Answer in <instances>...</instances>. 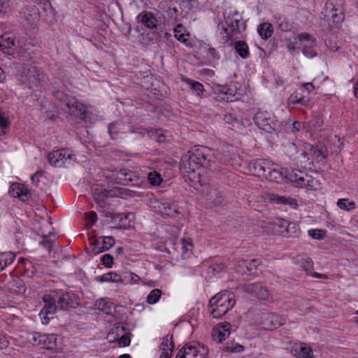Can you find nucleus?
I'll list each match as a JSON object with an SVG mask.
<instances>
[{
    "mask_svg": "<svg viewBox=\"0 0 358 358\" xmlns=\"http://www.w3.org/2000/svg\"><path fill=\"white\" fill-rule=\"evenodd\" d=\"M210 150L206 147H195L181 159L180 171L185 178L192 182H200L201 168H211Z\"/></svg>",
    "mask_w": 358,
    "mask_h": 358,
    "instance_id": "1",
    "label": "nucleus"
},
{
    "mask_svg": "<svg viewBox=\"0 0 358 358\" xmlns=\"http://www.w3.org/2000/svg\"><path fill=\"white\" fill-rule=\"evenodd\" d=\"M234 294L229 291H222L215 295L209 301V311L215 318H220L235 305Z\"/></svg>",
    "mask_w": 358,
    "mask_h": 358,
    "instance_id": "2",
    "label": "nucleus"
},
{
    "mask_svg": "<svg viewBox=\"0 0 358 358\" xmlns=\"http://www.w3.org/2000/svg\"><path fill=\"white\" fill-rule=\"evenodd\" d=\"M324 17L329 26H336L344 19V0H328Z\"/></svg>",
    "mask_w": 358,
    "mask_h": 358,
    "instance_id": "3",
    "label": "nucleus"
},
{
    "mask_svg": "<svg viewBox=\"0 0 358 358\" xmlns=\"http://www.w3.org/2000/svg\"><path fill=\"white\" fill-rule=\"evenodd\" d=\"M208 348L199 342L185 344L178 352L176 358H207Z\"/></svg>",
    "mask_w": 358,
    "mask_h": 358,
    "instance_id": "4",
    "label": "nucleus"
},
{
    "mask_svg": "<svg viewBox=\"0 0 358 358\" xmlns=\"http://www.w3.org/2000/svg\"><path fill=\"white\" fill-rule=\"evenodd\" d=\"M304 148L309 152H308L303 150H301V152L294 157V159L296 162V163L299 164L302 166H306L307 165L313 164V157L315 155L316 157H318L321 155L320 152L316 150L314 147L310 144L304 145ZM289 152L290 153L295 152L296 154H298L295 143H291L290 146L289 147Z\"/></svg>",
    "mask_w": 358,
    "mask_h": 358,
    "instance_id": "5",
    "label": "nucleus"
},
{
    "mask_svg": "<svg viewBox=\"0 0 358 358\" xmlns=\"http://www.w3.org/2000/svg\"><path fill=\"white\" fill-rule=\"evenodd\" d=\"M57 306L61 310H67L70 308H76L79 304V299L73 292L63 290H52Z\"/></svg>",
    "mask_w": 358,
    "mask_h": 358,
    "instance_id": "6",
    "label": "nucleus"
},
{
    "mask_svg": "<svg viewBox=\"0 0 358 358\" xmlns=\"http://www.w3.org/2000/svg\"><path fill=\"white\" fill-rule=\"evenodd\" d=\"M242 20V17L241 14L237 10H234L233 13L228 15V17L225 19L226 24L229 27H230L231 31H229V29L224 27L223 31L225 34L224 36H222V41L224 43H227L231 38L234 32H240L241 31V22Z\"/></svg>",
    "mask_w": 358,
    "mask_h": 358,
    "instance_id": "7",
    "label": "nucleus"
},
{
    "mask_svg": "<svg viewBox=\"0 0 358 358\" xmlns=\"http://www.w3.org/2000/svg\"><path fill=\"white\" fill-rule=\"evenodd\" d=\"M258 321L261 328L265 330H272L285 324V319L273 313H263Z\"/></svg>",
    "mask_w": 358,
    "mask_h": 358,
    "instance_id": "8",
    "label": "nucleus"
},
{
    "mask_svg": "<svg viewBox=\"0 0 358 358\" xmlns=\"http://www.w3.org/2000/svg\"><path fill=\"white\" fill-rule=\"evenodd\" d=\"M254 120L260 129L267 133L271 134L275 129L276 124L274 122L271 114L266 111L256 113Z\"/></svg>",
    "mask_w": 358,
    "mask_h": 358,
    "instance_id": "9",
    "label": "nucleus"
},
{
    "mask_svg": "<svg viewBox=\"0 0 358 358\" xmlns=\"http://www.w3.org/2000/svg\"><path fill=\"white\" fill-rule=\"evenodd\" d=\"M116 195L114 190L107 189L103 186L96 185L93 189V197L98 206L103 209L107 206V200Z\"/></svg>",
    "mask_w": 358,
    "mask_h": 358,
    "instance_id": "10",
    "label": "nucleus"
},
{
    "mask_svg": "<svg viewBox=\"0 0 358 358\" xmlns=\"http://www.w3.org/2000/svg\"><path fill=\"white\" fill-rule=\"evenodd\" d=\"M72 157L71 151L68 149H62L52 152L48 155L49 163L56 167H61Z\"/></svg>",
    "mask_w": 358,
    "mask_h": 358,
    "instance_id": "11",
    "label": "nucleus"
},
{
    "mask_svg": "<svg viewBox=\"0 0 358 358\" xmlns=\"http://www.w3.org/2000/svg\"><path fill=\"white\" fill-rule=\"evenodd\" d=\"M299 40L301 43L302 51L303 55L309 58H313L316 55L315 47L316 40L307 33H301L298 36Z\"/></svg>",
    "mask_w": 358,
    "mask_h": 358,
    "instance_id": "12",
    "label": "nucleus"
},
{
    "mask_svg": "<svg viewBox=\"0 0 358 358\" xmlns=\"http://www.w3.org/2000/svg\"><path fill=\"white\" fill-rule=\"evenodd\" d=\"M243 292L252 294L261 300L268 301L269 299V292L266 287L260 283H249L242 286Z\"/></svg>",
    "mask_w": 358,
    "mask_h": 358,
    "instance_id": "13",
    "label": "nucleus"
},
{
    "mask_svg": "<svg viewBox=\"0 0 358 358\" xmlns=\"http://www.w3.org/2000/svg\"><path fill=\"white\" fill-rule=\"evenodd\" d=\"M29 338V341L34 345H41L43 348H52L55 343L54 335H47L39 332H34Z\"/></svg>",
    "mask_w": 358,
    "mask_h": 358,
    "instance_id": "14",
    "label": "nucleus"
},
{
    "mask_svg": "<svg viewBox=\"0 0 358 358\" xmlns=\"http://www.w3.org/2000/svg\"><path fill=\"white\" fill-rule=\"evenodd\" d=\"M271 168V162L266 159H256L251 161L248 169L251 174L258 177H264L267 169Z\"/></svg>",
    "mask_w": 358,
    "mask_h": 358,
    "instance_id": "15",
    "label": "nucleus"
},
{
    "mask_svg": "<svg viewBox=\"0 0 358 358\" xmlns=\"http://www.w3.org/2000/svg\"><path fill=\"white\" fill-rule=\"evenodd\" d=\"M23 76L24 77V83H27L31 88L41 80L42 74L36 66H29L24 69Z\"/></svg>",
    "mask_w": 358,
    "mask_h": 358,
    "instance_id": "16",
    "label": "nucleus"
},
{
    "mask_svg": "<svg viewBox=\"0 0 358 358\" xmlns=\"http://www.w3.org/2000/svg\"><path fill=\"white\" fill-rule=\"evenodd\" d=\"M231 324L224 322L218 324L212 331V338L214 341L221 343L224 341L230 334Z\"/></svg>",
    "mask_w": 358,
    "mask_h": 358,
    "instance_id": "17",
    "label": "nucleus"
},
{
    "mask_svg": "<svg viewBox=\"0 0 358 358\" xmlns=\"http://www.w3.org/2000/svg\"><path fill=\"white\" fill-rule=\"evenodd\" d=\"M272 225L273 233L276 235L285 236L288 234V227L289 222L284 219L279 217H273L268 222Z\"/></svg>",
    "mask_w": 358,
    "mask_h": 358,
    "instance_id": "18",
    "label": "nucleus"
},
{
    "mask_svg": "<svg viewBox=\"0 0 358 358\" xmlns=\"http://www.w3.org/2000/svg\"><path fill=\"white\" fill-rule=\"evenodd\" d=\"M267 199L270 202L275 204L289 206L293 209H296L298 207L296 199L291 196H281L278 194L271 193L268 194Z\"/></svg>",
    "mask_w": 358,
    "mask_h": 358,
    "instance_id": "19",
    "label": "nucleus"
},
{
    "mask_svg": "<svg viewBox=\"0 0 358 358\" xmlns=\"http://www.w3.org/2000/svg\"><path fill=\"white\" fill-rule=\"evenodd\" d=\"M65 106L69 109L70 113L76 117H83L85 115V106L75 97L72 96L71 99H69L68 103Z\"/></svg>",
    "mask_w": 358,
    "mask_h": 358,
    "instance_id": "20",
    "label": "nucleus"
},
{
    "mask_svg": "<svg viewBox=\"0 0 358 358\" xmlns=\"http://www.w3.org/2000/svg\"><path fill=\"white\" fill-rule=\"evenodd\" d=\"M43 301L45 303L43 308L41 309L43 310V314H55L59 306H57L53 292L51 291L50 294H45L43 297Z\"/></svg>",
    "mask_w": 358,
    "mask_h": 358,
    "instance_id": "21",
    "label": "nucleus"
},
{
    "mask_svg": "<svg viewBox=\"0 0 358 358\" xmlns=\"http://www.w3.org/2000/svg\"><path fill=\"white\" fill-rule=\"evenodd\" d=\"M285 169H278L275 167L274 164L271 163V168L267 169V172L264 178L270 181L280 182L285 178Z\"/></svg>",
    "mask_w": 358,
    "mask_h": 358,
    "instance_id": "22",
    "label": "nucleus"
},
{
    "mask_svg": "<svg viewBox=\"0 0 358 358\" xmlns=\"http://www.w3.org/2000/svg\"><path fill=\"white\" fill-rule=\"evenodd\" d=\"M131 214H116L112 217L111 223L113 227L117 229H127L131 227L129 217Z\"/></svg>",
    "mask_w": 358,
    "mask_h": 358,
    "instance_id": "23",
    "label": "nucleus"
},
{
    "mask_svg": "<svg viewBox=\"0 0 358 358\" xmlns=\"http://www.w3.org/2000/svg\"><path fill=\"white\" fill-rule=\"evenodd\" d=\"M292 350L297 358H313L312 349L306 343L296 344Z\"/></svg>",
    "mask_w": 358,
    "mask_h": 358,
    "instance_id": "24",
    "label": "nucleus"
},
{
    "mask_svg": "<svg viewBox=\"0 0 358 358\" xmlns=\"http://www.w3.org/2000/svg\"><path fill=\"white\" fill-rule=\"evenodd\" d=\"M15 45V37L10 34H3L0 36V50L10 54V50Z\"/></svg>",
    "mask_w": 358,
    "mask_h": 358,
    "instance_id": "25",
    "label": "nucleus"
},
{
    "mask_svg": "<svg viewBox=\"0 0 358 358\" xmlns=\"http://www.w3.org/2000/svg\"><path fill=\"white\" fill-rule=\"evenodd\" d=\"M136 18L138 22H141L148 28L152 29L157 27V20L151 13H140Z\"/></svg>",
    "mask_w": 358,
    "mask_h": 358,
    "instance_id": "26",
    "label": "nucleus"
},
{
    "mask_svg": "<svg viewBox=\"0 0 358 358\" xmlns=\"http://www.w3.org/2000/svg\"><path fill=\"white\" fill-rule=\"evenodd\" d=\"M9 194L12 196L21 198L22 199L23 197H27L29 194V192L24 185L15 183L10 186Z\"/></svg>",
    "mask_w": 358,
    "mask_h": 358,
    "instance_id": "27",
    "label": "nucleus"
},
{
    "mask_svg": "<svg viewBox=\"0 0 358 358\" xmlns=\"http://www.w3.org/2000/svg\"><path fill=\"white\" fill-rule=\"evenodd\" d=\"M96 282H122L123 279L115 272H108L102 275L96 276L95 278Z\"/></svg>",
    "mask_w": 358,
    "mask_h": 358,
    "instance_id": "28",
    "label": "nucleus"
},
{
    "mask_svg": "<svg viewBox=\"0 0 358 358\" xmlns=\"http://www.w3.org/2000/svg\"><path fill=\"white\" fill-rule=\"evenodd\" d=\"M234 50L236 53L243 59L250 56V50L245 41H237L234 43Z\"/></svg>",
    "mask_w": 358,
    "mask_h": 358,
    "instance_id": "29",
    "label": "nucleus"
},
{
    "mask_svg": "<svg viewBox=\"0 0 358 358\" xmlns=\"http://www.w3.org/2000/svg\"><path fill=\"white\" fill-rule=\"evenodd\" d=\"M301 183L299 187H306L307 189H317L320 187V182L317 180L306 173L304 174L303 178H301Z\"/></svg>",
    "mask_w": 358,
    "mask_h": 358,
    "instance_id": "30",
    "label": "nucleus"
},
{
    "mask_svg": "<svg viewBox=\"0 0 358 358\" xmlns=\"http://www.w3.org/2000/svg\"><path fill=\"white\" fill-rule=\"evenodd\" d=\"M220 99L227 102H233L238 99L236 90L232 87H224L219 96Z\"/></svg>",
    "mask_w": 358,
    "mask_h": 358,
    "instance_id": "31",
    "label": "nucleus"
},
{
    "mask_svg": "<svg viewBox=\"0 0 358 358\" xmlns=\"http://www.w3.org/2000/svg\"><path fill=\"white\" fill-rule=\"evenodd\" d=\"M113 176L116 183L126 185L125 177L134 176V173L128 169H120L114 171Z\"/></svg>",
    "mask_w": 358,
    "mask_h": 358,
    "instance_id": "32",
    "label": "nucleus"
},
{
    "mask_svg": "<svg viewBox=\"0 0 358 358\" xmlns=\"http://www.w3.org/2000/svg\"><path fill=\"white\" fill-rule=\"evenodd\" d=\"M285 178H287L290 181L295 182L297 186H300L301 183V178H303L304 173L299 169L287 170L285 169Z\"/></svg>",
    "mask_w": 358,
    "mask_h": 358,
    "instance_id": "33",
    "label": "nucleus"
},
{
    "mask_svg": "<svg viewBox=\"0 0 358 358\" xmlns=\"http://www.w3.org/2000/svg\"><path fill=\"white\" fill-rule=\"evenodd\" d=\"M257 31L262 39L266 40L273 34V26L268 22L262 23L258 26Z\"/></svg>",
    "mask_w": 358,
    "mask_h": 358,
    "instance_id": "34",
    "label": "nucleus"
},
{
    "mask_svg": "<svg viewBox=\"0 0 358 358\" xmlns=\"http://www.w3.org/2000/svg\"><path fill=\"white\" fill-rule=\"evenodd\" d=\"M173 32L176 38L180 42L185 43L189 38V34L182 24H177Z\"/></svg>",
    "mask_w": 358,
    "mask_h": 358,
    "instance_id": "35",
    "label": "nucleus"
},
{
    "mask_svg": "<svg viewBox=\"0 0 358 358\" xmlns=\"http://www.w3.org/2000/svg\"><path fill=\"white\" fill-rule=\"evenodd\" d=\"M183 81L189 86L190 90L195 92L197 96H200L203 94L204 87L201 83L188 78H184Z\"/></svg>",
    "mask_w": 358,
    "mask_h": 358,
    "instance_id": "36",
    "label": "nucleus"
},
{
    "mask_svg": "<svg viewBox=\"0 0 358 358\" xmlns=\"http://www.w3.org/2000/svg\"><path fill=\"white\" fill-rule=\"evenodd\" d=\"M308 274L313 268V262L308 257H298L295 261Z\"/></svg>",
    "mask_w": 358,
    "mask_h": 358,
    "instance_id": "37",
    "label": "nucleus"
},
{
    "mask_svg": "<svg viewBox=\"0 0 358 358\" xmlns=\"http://www.w3.org/2000/svg\"><path fill=\"white\" fill-rule=\"evenodd\" d=\"M15 259V255L11 252H2L0 254V263L2 271L8 266L11 264Z\"/></svg>",
    "mask_w": 358,
    "mask_h": 358,
    "instance_id": "38",
    "label": "nucleus"
},
{
    "mask_svg": "<svg viewBox=\"0 0 358 358\" xmlns=\"http://www.w3.org/2000/svg\"><path fill=\"white\" fill-rule=\"evenodd\" d=\"M100 243L103 244V246H113L115 244V241L112 236H103L91 241L90 243V245L96 246V245H99Z\"/></svg>",
    "mask_w": 358,
    "mask_h": 358,
    "instance_id": "39",
    "label": "nucleus"
},
{
    "mask_svg": "<svg viewBox=\"0 0 358 358\" xmlns=\"http://www.w3.org/2000/svg\"><path fill=\"white\" fill-rule=\"evenodd\" d=\"M173 347L174 344L172 341V336L168 334L162 338V341L159 346L160 351L173 352Z\"/></svg>",
    "mask_w": 358,
    "mask_h": 358,
    "instance_id": "40",
    "label": "nucleus"
},
{
    "mask_svg": "<svg viewBox=\"0 0 358 358\" xmlns=\"http://www.w3.org/2000/svg\"><path fill=\"white\" fill-rule=\"evenodd\" d=\"M123 129L122 122L117 121L108 125V132L112 138H116L117 134Z\"/></svg>",
    "mask_w": 358,
    "mask_h": 358,
    "instance_id": "41",
    "label": "nucleus"
},
{
    "mask_svg": "<svg viewBox=\"0 0 358 358\" xmlns=\"http://www.w3.org/2000/svg\"><path fill=\"white\" fill-rule=\"evenodd\" d=\"M208 198V201H209V203L210 204H212L213 206H219L220 205H221L223 202V196L220 194V193H216V192H210L208 195H207Z\"/></svg>",
    "mask_w": 358,
    "mask_h": 358,
    "instance_id": "42",
    "label": "nucleus"
},
{
    "mask_svg": "<svg viewBox=\"0 0 358 358\" xmlns=\"http://www.w3.org/2000/svg\"><path fill=\"white\" fill-rule=\"evenodd\" d=\"M41 234L43 240L41 241V243L44 246H52L56 243L57 237L55 234L52 233L51 231H49L48 235L44 234L43 232H41Z\"/></svg>",
    "mask_w": 358,
    "mask_h": 358,
    "instance_id": "43",
    "label": "nucleus"
},
{
    "mask_svg": "<svg viewBox=\"0 0 358 358\" xmlns=\"http://www.w3.org/2000/svg\"><path fill=\"white\" fill-rule=\"evenodd\" d=\"M162 296V291L159 289H152L147 296V302L149 304L156 303Z\"/></svg>",
    "mask_w": 358,
    "mask_h": 358,
    "instance_id": "44",
    "label": "nucleus"
},
{
    "mask_svg": "<svg viewBox=\"0 0 358 358\" xmlns=\"http://www.w3.org/2000/svg\"><path fill=\"white\" fill-rule=\"evenodd\" d=\"M308 234L314 239L322 240L327 236V231L319 229H311L308 231Z\"/></svg>",
    "mask_w": 358,
    "mask_h": 358,
    "instance_id": "45",
    "label": "nucleus"
},
{
    "mask_svg": "<svg viewBox=\"0 0 358 358\" xmlns=\"http://www.w3.org/2000/svg\"><path fill=\"white\" fill-rule=\"evenodd\" d=\"M238 262L244 264L246 271L249 272H251L253 270H257L258 266L260 265L257 259H251L249 262L244 259H240Z\"/></svg>",
    "mask_w": 358,
    "mask_h": 358,
    "instance_id": "46",
    "label": "nucleus"
},
{
    "mask_svg": "<svg viewBox=\"0 0 358 358\" xmlns=\"http://www.w3.org/2000/svg\"><path fill=\"white\" fill-rule=\"evenodd\" d=\"M148 180L150 185L157 186L162 182V178L160 173L157 171H152L148 176Z\"/></svg>",
    "mask_w": 358,
    "mask_h": 358,
    "instance_id": "47",
    "label": "nucleus"
},
{
    "mask_svg": "<svg viewBox=\"0 0 358 358\" xmlns=\"http://www.w3.org/2000/svg\"><path fill=\"white\" fill-rule=\"evenodd\" d=\"M337 206L341 209L350 211L355 208V203L346 199H341L337 202Z\"/></svg>",
    "mask_w": 358,
    "mask_h": 358,
    "instance_id": "48",
    "label": "nucleus"
},
{
    "mask_svg": "<svg viewBox=\"0 0 358 358\" xmlns=\"http://www.w3.org/2000/svg\"><path fill=\"white\" fill-rule=\"evenodd\" d=\"M289 101L293 104L301 103L304 106L307 105V101H304V96L302 94H299L298 92H295L292 94L290 96Z\"/></svg>",
    "mask_w": 358,
    "mask_h": 358,
    "instance_id": "49",
    "label": "nucleus"
},
{
    "mask_svg": "<svg viewBox=\"0 0 358 358\" xmlns=\"http://www.w3.org/2000/svg\"><path fill=\"white\" fill-rule=\"evenodd\" d=\"M226 351L229 352H241L244 350L245 348L243 345H240L237 343H228L226 346Z\"/></svg>",
    "mask_w": 358,
    "mask_h": 358,
    "instance_id": "50",
    "label": "nucleus"
},
{
    "mask_svg": "<svg viewBox=\"0 0 358 358\" xmlns=\"http://www.w3.org/2000/svg\"><path fill=\"white\" fill-rule=\"evenodd\" d=\"M55 96L57 100H59L62 104L64 105L68 103L69 99L72 98V96L67 95L62 91H57L55 94Z\"/></svg>",
    "mask_w": 358,
    "mask_h": 358,
    "instance_id": "51",
    "label": "nucleus"
},
{
    "mask_svg": "<svg viewBox=\"0 0 358 358\" xmlns=\"http://www.w3.org/2000/svg\"><path fill=\"white\" fill-rule=\"evenodd\" d=\"M102 264L106 268H111L113 264V257L109 254H105L101 257Z\"/></svg>",
    "mask_w": 358,
    "mask_h": 358,
    "instance_id": "52",
    "label": "nucleus"
},
{
    "mask_svg": "<svg viewBox=\"0 0 358 358\" xmlns=\"http://www.w3.org/2000/svg\"><path fill=\"white\" fill-rule=\"evenodd\" d=\"M124 280H127L131 284H136L139 281L140 278L136 274L129 272L125 273Z\"/></svg>",
    "mask_w": 358,
    "mask_h": 358,
    "instance_id": "53",
    "label": "nucleus"
},
{
    "mask_svg": "<svg viewBox=\"0 0 358 358\" xmlns=\"http://www.w3.org/2000/svg\"><path fill=\"white\" fill-rule=\"evenodd\" d=\"M310 124H311L313 127L317 129L323 124V121L319 115H315L312 117V119L310 121Z\"/></svg>",
    "mask_w": 358,
    "mask_h": 358,
    "instance_id": "54",
    "label": "nucleus"
},
{
    "mask_svg": "<svg viewBox=\"0 0 358 358\" xmlns=\"http://www.w3.org/2000/svg\"><path fill=\"white\" fill-rule=\"evenodd\" d=\"M85 218L91 225H93L97 220V215L94 211H90L85 215Z\"/></svg>",
    "mask_w": 358,
    "mask_h": 358,
    "instance_id": "55",
    "label": "nucleus"
},
{
    "mask_svg": "<svg viewBox=\"0 0 358 358\" xmlns=\"http://www.w3.org/2000/svg\"><path fill=\"white\" fill-rule=\"evenodd\" d=\"M162 208L165 210V212L162 213H165L169 216H172L177 213L176 210L172 209L171 205L169 203L162 204Z\"/></svg>",
    "mask_w": 358,
    "mask_h": 358,
    "instance_id": "56",
    "label": "nucleus"
},
{
    "mask_svg": "<svg viewBox=\"0 0 358 358\" xmlns=\"http://www.w3.org/2000/svg\"><path fill=\"white\" fill-rule=\"evenodd\" d=\"M119 345L122 347H126L129 345L131 343V339L128 334H124L119 339Z\"/></svg>",
    "mask_w": 358,
    "mask_h": 358,
    "instance_id": "57",
    "label": "nucleus"
},
{
    "mask_svg": "<svg viewBox=\"0 0 358 358\" xmlns=\"http://www.w3.org/2000/svg\"><path fill=\"white\" fill-rule=\"evenodd\" d=\"M96 306L101 310H106L109 308L108 302L106 299H100L96 301Z\"/></svg>",
    "mask_w": 358,
    "mask_h": 358,
    "instance_id": "58",
    "label": "nucleus"
},
{
    "mask_svg": "<svg viewBox=\"0 0 358 358\" xmlns=\"http://www.w3.org/2000/svg\"><path fill=\"white\" fill-rule=\"evenodd\" d=\"M43 175V171H38L34 174H33L31 177V182L38 185L39 182V178L41 177Z\"/></svg>",
    "mask_w": 358,
    "mask_h": 358,
    "instance_id": "59",
    "label": "nucleus"
},
{
    "mask_svg": "<svg viewBox=\"0 0 358 358\" xmlns=\"http://www.w3.org/2000/svg\"><path fill=\"white\" fill-rule=\"evenodd\" d=\"M8 345V340L6 335L0 333V349H3Z\"/></svg>",
    "mask_w": 358,
    "mask_h": 358,
    "instance_id": "60",
    "label": "nucleus"
},
{
    "mask_svg": "<svg viewBox=\"0 0 358 358\" xmlns=\"http://www.w3.org/2000/svg\"><path fill=\"white\" fill-rule=\"evenodd\" d=\"M302 127V123L298 121L294 122L290 127L291 132L295 134L299 131Z\"/></svg>",
    "mask_w": 358,
    "mask_h": 358,
    "instance_id": "61",
    "label": "nucleus"
},
{
    "mask_svg": "<svg viewBox=\"0 0 358 358\" xmlns=\"http://www.w3.org/2000/svg\"><path fill=\"white\" fill-rule=\"evenodd\" d=\"M308 275H310L312 277L316 278H322V279H324V280L328 279V275L327 274L319 273H317V272H312V271H310L308 273Z\"/></svg>",
    "mask_w": 358,
    "mask_h": 358,
    "instance_id": "62",
    "label": "nucleus"
},
{
    "mask_svg": "<svg viewBox=\"0 0 358 358\" xmlns=\"http://www.w3.org/2000/svg\"><path fill=\"white\" fill-rule=\"evenodd\" d=\"M49 315L50 314H45V313L43 314V310H41L40 311L39 316H40V318L43 324H47L49 323V322H50V318L48 317Z\"/></svg>",
    "mask_w": 358,
    "mask_h": 358,
    "instance_id": "63",
    "label": "nucleus"
},
{
    "mask_svg": "<svg viewBox=\"0 0 358 358\" xmlns=\"http://www.w3.org/2000/svg\"><path fill=\"white\" fill-rule=\"evenodd\" d=\"M8 126L7 120L2 115L1 112H0V128L5 129Z\"/></svg>",
    "mask_w": 358,
    "mask_h": 358,
    "instance_id": "64",
    "label": "nucleus"
}]
</instances>
